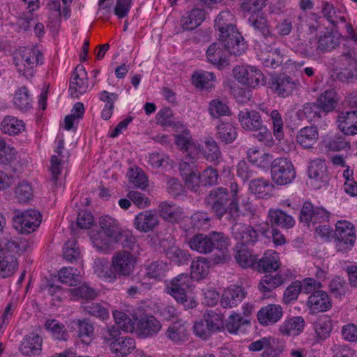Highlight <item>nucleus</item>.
Masks as SVG:
<instances>
[{
	"instance_id": "1",
	"label": "nucleus",
	"mask_w": 357,
	"mask_h": 357,
	"mask_svg": "<svg viewBox=\"0 0 357 357\" xmlns=\"http://www.w3.org/2000/svg\"><path fill=\"white\" fill-rule=\"evenodd\" d=\"M234 22V16L230 11H222L215 20V27L219 31V40L224 47L231 54L240 56L245 52L247 45Z\"/></svg>"
},
{
	"instance_id": "2",
	"label": "nucleus",
	"mask_w": 357,
	"mask_h": 357,
	"mask_svg": "<svg viewBox=\"0 0 357 357\" xmlns=\"http://www.w3.org/2000/svg\"><path fill=\"white\" fill-rule=\"evenodd\" d=\"M99 224L100 230L92 231L90 238L98 252L107 254L114 248V241L117 238L121 228L117 220L109 215L102 216Z\"/></svg>"
},
{
	"instance_id": "3",
	"label": "nucleus",
	"mask_w": 357,
	"mask_h": 357,
	"mask_svg": "<svg viewBox=\"0 0 357 357\" xmlns=\"http://www.w3.org/2000/svg\"><path fill=\"white\" fill-rule=\"evenodd\" d=\"M17 71L26 79L33 76L35 68L43 63V56L36 47H23L14 57Z\"/></svg>"
},
{
	"instance_id": "4",
	"label": "nucleus",
	"mask_w": 357,
	"mask_h": 357,
	"mask_svg": "<svg viewBox=\"0 0 357 357\" xmlns=\"http://www.w3.org/2000/svg\"><path fill=\"white\" fill-rule=\"evenodd\" d=\"M271 167V178L277 185L290 183L296 177L295 169L287 158H275L273 160Z\"/></svg>"
},
{
	"instance_id": "5",
	"label": "nucleus",
	"mask_w": 357,
	"mask_h": 357,
	"mask_svg": "<svg viewBox=\"0 0 357 357\" xmlns=\"http://www.w3.org/2000/svg\"><path fill=\"white\" fill-rule=\"evenodd\" d=\"M233 75L239 83L250 88L255 89L265 84L264 75L255 66H236L233 69Z\"/></svg>"
},
{
	"instance_id": "6",
	"label": "nucleus",
	"mask_w": 357,
	"mask_h": 357,
	"mask_svg": "<svg viewBox=\"0 0 357 357\" xmlns=\"http://www.w3.org/2000/svg\"><path fill=\"white\" fill-rule=\"evenodd\" d=\"M336 248L338 252L350 250L356 241L354 225L347 220H339L335 225Z\"/></svg>"
},
{
	"instance_id": "7",
	"label": "nucleus",
	"mask_w": 357,
	"mask_h": 357,
	"mask_svg": "<svg viewBox=\"0 0 357 357\" xmlns=\"http://www.w3.org/2000/svg\"><path fill=\"white\" fill-rule=\"evenodd\" d=\"M40 222V213L33 209L20 213L13 218V227L22 234L33 232L39 227Z\"/></svg>"
},
{
	"instance_id": "8",
	"label": "nucleus",
	"mask_w": 357,
	"mask_h": 357,
	"mask_svg": "<svg viewBox=\"0 0 357 357\" xmlns=\"http://www.w3.org/2000/svg\"><path fill=\"white\" fill-rule=\"evenodd\" d=\"M136 264L137 257L128 250L118 251L112 258V266L117 278L130 276Z\"/></svg>"
},
{
	"instance_id": "9",
	"label": "nucleus",
	"mask_w": 357,
	"mask_h": 357,
	"mask_svg": "<svg viewBox=\"0 0 357 357\" xmlns=\"http://www.w3.org/2000/svg\"><path fill=\"white\" fill-rule=\"evenodd\" d=\"M191 280L188 274H181L174 278L167 287V292L179 303L186 302L187 290L191 287Z\"/></svg>"
},
{
	"instance_id": "10",
	"label": "nucleus",
	"mask_w": 357,
	"mask_h": 357,
	"mask_svg": "<svg viewBox=\"0 0 357 357\" xmlns=\"http://www.w3.org/2000/svg\"><path fill=\"white\" fill-rule=\"evenodd\" d=\"M291 276L289 271L277 274H266L259 280L258 289L264 294H269L289 281Z\"/></svg>"
},
{
	"instance_id": "11",
	"label": "nucleus",
	"mask_w": 357,
	"mask_h": 357,
	"mask_svg": "<svg viewBox=\"0 0 357 357\" xmlns=\"http://www.w3.org/2000/svg\"><path fill=\"white\" fill-rule=\"evenodd\" d=\"M328 219V213L322 207H314L310 202H305L301 210L300 220L303 222L313 224L326 222Z\"/></svg>"
},
{
	"instance_id": "12",
	"label": "nucleus",
	"mask_w": 357,
	"mask_h": 357,
	"mask_svg": "<svg viewBox=\"0 0 357 357\" xmlns=\"http://www.w3.org/2000/svg\"><path fill=\"white\" fill-rule=\"evenodd\" d=\"M231 233L238 243L243 245H253L259 237L257 231L252 226L241 222L233 225Z\"/></svg>"
},
{
	"instance_id": "13",
	"label": "nucleus",
	"mask_w": 357,
	"mask_h": 357,
	"mask_svg": "<svg viewBox=\"0 0 357 357\" xmlns=\"http://www.w3.org/2000/svg\"><path fill=\"white\" fill-rule=\"evenodd\" d=\"M87 73L82 66H77L73 73L69 92L73 98H79L88 89Z\"/></svg>"
},
{
	"instance_id": "14",
	"label": "nucleus",
	"mask_w": 357,
	"mask_h": 357,
	"mask_svg": "<svg viewBox=\"0 0 357 357\" xmlns=\"http://www.w3.org/2000/svg\"><path fill=\"white\" fill-rule=\"evenodd\" d=\"M238 119L242 128L247 131H259L264 127L259 112L255 109H245L240 111Z\"/></svg>"
},
{
	"instance_id": "15",
	"label": "nucleus",
	"mask_w": 357,
	"mask_h": 357,
	"mask_svg": "<svg viewBox=\"0 0 357 357\" xmlns=\"http://www.w3.org/2000/svg\"><path fill=\"white\" fill-rule=\"evenodd\" d=\"M160 322L153 316L141 317L136 324L135 331L142 338L151 337L161 329Z\"/></svg>"
},
{
	"instance_id": "16",
	"label": "nucleus",
	"mask_w": 357,
	"mask_h": 357,
	"mask_svg": "<svg viewBox=\"0 0 357 357\" xmlns=\"http://www.w3.org/2000/svg\"><path fill=\"white\" fill-rule=\"evenodd\" d=\"M282 315V307L280 305L268 304L258 311L257 317L261 325L268 326L279 321Z\"/></svg>"
},
{
	"instance_id": "17",
	"label": "nucleus",
	"mask_w": 357,
	"mask_h": 357,
	"mask_svg": "<svg viewBox=\"0 0 357 357\" xmlns=\"http://www.w3.org/2000/svg\"><path fill=\"white\" fill-rule=\"evenodd\" d=\"M344 67L337 74L338 80L342 82H351L357 78V60L351 52L344 54L341 56Z\"/></svg>"
},
{
	"instance_id": "18",
	"label": "nucleus",
	"mask_w": 357,
	"mask_h": 357,
	"mask_svg": "<svg viewBox=\"0 0 357 357\" xmlns=\"http://www.w3.org/2000/svg\"><path fill=\"white\" fill-rule=\"evenodd\" d=\"M299 85L298 79H293L289 76H280L272 79L271 88L278 96L284 98L290 96Z\"/></svg>"
},
{
	"instance_id": "19",
	"label": "nucleus",
	"mask_w": 357,
	"mask_h": 357,
	"mask_svg": "<svg viewBox=\"0 0 357 357\" xmlns=\"http://www.w3.org/2000/svg\"><path fill=\"white\" fill-rule=\"evenodd\" d=\"M158 224V215L151 210L140 212L135 216L133 220L134 227L142 233H148L153 231Z\"/></svg>"
},
{
	"instance_id": "20",
	"label": "nucleus",
	"mask_w": 357,
	"mask_h": 357,
	"mask_svg": "<svg viewBox=\"0 0 357 357\" xmlns=\"http://www.w3.org/2000/svg\"><path fill=\"white\" fill-rule=\"evenodd\" d=\"M246 292L239 286L234 285L225 289L220 298V305L224 308L236 306L245 297Z\"/></svg>"
},
{
	"instance_id": "21",
	"label": "nucleus",
	"mask_w": 357,
	"mask_h": 357,
	"mask_svg": "<svg viewBox=\"0 0 357 357\" xmlns=\"http://www.w3.org/2000/svg\"><path fill=\"white\" fill-rule=\"evenodd\" d=\"M190 161H182L179 164V169L181 175L185 179L186 187L195 192H199L200 188V174L198 170H192Z\"/></svg>"
},
{
	"instance_id": "22",
	"label": "nucleus",
	"mask_w": 357,
	"mask_h": 357,
	"mask_svg": "<svg viewBox=\"0 0 357 357\" xmlns=\"http://www.w3.org/2000/svg\"><path fill=\"white\" fill-rule=\"evenodd\" d=\"M280 265L278 253L273 250H268L257 261L255 269L259 273H271L278 270Z\"/></svg>"
},
{
	"instance_id": "23",
	"label": "nucleus",
	"mask_w": 357,
	"mask_h": 357,
	"mask_svg": "<svg viewBox=\"0 0 357 357\" xmlns=\"http://www.w3.org/2000/svg\"><path fill=\"white\" fill-rule=\"evenodd\" d=\"M338 128L345 135L357 134V111L342 112L337 119Z\"/></svg>"
},
{
	"instance_id": "24",
	"label": "nucleus",
	"mask_w": 357,
	"mask_h": 357,
	"mask_svg": "<svg viewBox=\"0 0 357 357\" xmlns=\"http://www.w3.org/2000/svg\"><path fill=\"white\" fill-rule=\"evenodd\" d=\"M228 199L227 189L219 188L211 192L206 198V204L215 212L222 215L225 211V204Z\"/></svg>"
},
{
	"instance_id": "25",
	"label": "nucleus",
	"mask_w": 357,
	"mask_h": 357,
	"mask_svg": "<svg viewBox=\"0 0 357 357\" xmlns=\"http://www.w3.org/2000/svg\"><path fill=\"white\" fill-rule=\"evenodd\" d=\"M202 252H211L213 249L222 250L229 245V239L222 233L213 231L202 239Z\"/></svg>"
},
{
	"instance_id": "26",
	"label": "nucleus",
	"mask_w": 357,
	"mask_h": 357,
	"mask_svg": "<svg viewBox=\"0 0 357 357\" xmlns=\"http://www.w3.org/2000/svg\"><path fill=\"white\" fill-rule=\"evenodd\" d=\"M176 144L181 149L187 153L185 161L194 163V160L199 158V150L196 148L192 142L188 131L177 135L176 136Z\"/></svg>"
},
{
	"instance_id": "27",
	"label": "nucleus",
	"mask_w": 357,
	"mask_h": 357,
	"mask_svg": "<svg viewBox=\"0 0 357 357\" xmlns=\"http://www.w3.org/2000/svg\"><path fill=\"white\" fill-rule=\"evenodd\" d=\"M275 185L268 180L256 178L249 183V190L251 193L259 199H268L273 195Z\"/></svg>"
},
{
	"instance_id": "28",
	"label": "nucleus",
	"mask_w": 357,
	"mask_h": 357,
	"mask_svg": "<svg viewBox=\"0 0 357 357\" xmlns=\"http://www.w3.org/2000/svg\"><path fill=\"white\" fill-rule=\"evenodd\" d=\"M305 322L302 317L287 319L279 326L280 333L284 336H296L304 329Z\"/></svg>"
},
{
	"instance_id": "29",
	"label": "nucleus",
	"mask_w": 357,
	"mask_h": 357,
	"mask_svg": "<svg viewBox=\"0 0 357 357\" xmlns=\"http://www.w3.org/2000/svg\"><path fill=\"white\" fill-rule=\"evenodd\" d=\"M20 350L26 356H38L42 351V339L37 334L26 335L22 342Z\"/></svg>"
},
{
	"instance_id": "30",
	"label": "nucleus",
	"mask_w": 357,
	"mask_h": 357,
	"mask_svg": "<svg viewBox=\"0 0 357 357\" xmlns=\"http://www.w3.org/2000/svg\"><path fill=\"white\" fill-rule=\"evenodd\" d=\"M307 305L312 312H325L331 307L328 294L323 291H314L308 298Z\"/></svg>"
},
{
	"instance_id": "31",
	"label": "nucleus",
	"mask_w": 357,
	"mask_h": 357,
	"mask_svg": "<svg viewBox=\"0 0 357 357\" xmlns=\"http://www.w3.org/2000/svg\"><path fill=\"white\" fill-rule=\"evenodd\" d=\"M224 45L218 43H214L208 47L206 55L208 61L218 66H225L228 64L227 52L231 54L226 48L221 47Z\"/></svg>"
},
{
	"instance_id": "32",
	"label": "nucleus",
	"mask_w": 357,
	"mask_h": 357,
	"mask_svg": "<svg viewBox=\"0 0 357 357\" xmlns=\"http://www.w3.org/2000/svg\"><path fill=\"white\" fill-rule=\"evenodd\" d=\"M158 211L164 220L172 222H179L184 217L183 209L169 202H161Z\"/></svg>"
},
{
	"instance_id": "33",
	"label": "nucleus",
	"mask_w": 357,
	"mask_h": 357,
	"mask_svg": "<svg viewBox=\"0 0 357 357\" xmlns=\"http://www.w3.org/2000/svg\"><path fill=\"white\" fill-rule=\"evenodd\" d=\"M268 219L272 227L278 226L282 228H291L295 224L294 218L280 209L270 208Z\"/></svg>"
},
{
	"instance_id": "34",
	"label": "nucleus",
	"mask_w": 357,
	"mask_h": 357,
	"mask_svg": "<svg viewBox=\"0 0 357 357\" xmlns=\"http://www.w3.org/2000/svg\"><path fill=\"white\" fill-rule=\"evenodd\" d=\"M260 110L270 118L273 133L278 140H281L284 137V121L282 114L278 110L270 109L267 107H260Z\"/></svg>"
},
{
	"instance_id": "35",
	"label": "nucleus",
	"mask_w": 357,
	"mask_h": 357,
	"mask_svg": "<svg viewBox=\"0 0 357 357\" xmlns=\"http://www.w3.org/2000/svg\"><path fill=\"white\" fill-rule=\"evenodd\" d=\"M319 139V132L314 126L301 128L296 136L297 142L305 149L312 148Z\"/></svg>"
},
{
	"instance_id": "36",
	"label": "nucleus",
	"mask_w": 357,
	"mask_h": 357,
	"mask_svg": "<svg viewBox=\"0 0 357 357\" xmlns=\"http://www.w3.org/2000/svg\"><path fill=\"white\" fill-rule=\"evenodd\" d=\"M308 175L316 183L326 184L328 181L327 167L321 159H317L310 162L308 168Z\"/></svg>"
},
{
	"instance_id": "37",
	"label": "nucleus",
	"mask_w": 357,
	"mask_h": 357,
	"mask_svg": "<svg viewBox=\"0 0 357 357\" xmlns=\"http://www.w3.org/2000/svg\"><path fill=\"white\" fill-rule=\"evenodd\" d=\"M136 347L134 338L126 335L120 336L119 339L112 343L111 349L112 353L120 356H127L130 354Z\"/></svg>"
},
{
	"instance_id": "38",
	"label": "nucleus",
	"mask_w": 357,
	"mask_h": 357,
	"mask_svg": "<svg viewBox=\"0 0 357 357\" xmlns=\"http://www.w3.org/2000/svg\"><path fill=\"white\" fill-rule=\"evenodd\" d=\"M338 102L337 94L333 89H328L321 93L317 99L318 107L324 112L333 111Z\"/></svg>"
},
{
	"instance_id": "39",
	"label": "nucleus",
	"mask_w": 357,
	"mask_h": 357,
	"mask_svg": "<svg viewBox=\"0 0 357 357\" xmlns=\"http://www.w3.org/2000/svg\"><path fill=\"white\" fill-rule=\"evenodd\" d=\"M1 130L5 134L16 135L24 131L25 124L15 116H6L1 121Z\"/></svg>"
},
{
	"instance_id": "40",
	"label": "nucleus",
	"mask_w": 357,
	"mask_h": 357,
	"mask_svg": "<svg viewBox=\"0 0 357 357\" xmlns=\"http://www.w3.org/2000/svg\"><path fill=\"white\" fill-rule=\"evenodd\" d=\"M248 160L261 169H268L271 166L273 162V155L268 153L259 151L256 148H251L247 152Z\"/></svg>"
},
{
	"instance_id": "41",
	"label": "nucleus",
	"mask_w": 357,
	"mask_h": 357,
	"mask_svg": "<svg viewBox=\"0 0 357 357\" xmlns=\"http://www.w3.org/2000/svg\"><path fill=\"white\" fill-rule=\"evenodd\" d=\"M315 331V339L317 342L328 339L333 330V324L331 319L323 317L318 319L313 324Z\"/></svg>"
},
{
	"instance_id": "42",
	"label": "nucleus",
	"mask_w": 357,
	"mask_h": 357,
	"mask_svg": "<svg viewBox=\"0 0 357 357\" xmlns=\"http://www.w3.org/2000/svg\"><path fill=\"white\" fill-rule=\"evenodd\" d=\"M259 59L266 67L275 68L282 64L283 54L279 48L271 50L268 52H261L259 54Z\"/></svg>"
},
{
	"instance_id": "43",
	"label": "nucleus",
	"mask_w": 357,
	"mask_h": 357,
	"mask_svg": "<svg viewBox=\"0 0 357 357\" xmlns=\"http://www.w3.org/2000/svg\"><path fill=\"white\" fill-rule=\"evenodd\" d=\"M45 328L51 333L54 339L59 341L68 340V333L63 324L54 319H48L45 323Z\"/></svg>"
},
{
	"instance_id": "44",
	"label": "nucleus",
	"mask_w": 357,
	"mask_h": 357,
	"mask_svg": "<svg viewBox=\"0 0 357 357\" xmlns=\"http://www.w3.org/2000/svg\"><path fill=\"white\" fill-rule=\"evenodd\" d=\"M31 98L26 86L17 89L13 99V105L20 110H28L31 107Z\"/></svg>"
},
{
	"instance_id": "45",
	"label": "nucleus",
	"mask_w": 357,
	"mask_h": 357,
	"mask_svg": "<svg viewBox=\"0 0 357 357\" xmlns=\"http://www.w3.org/2000/svg\"><path fill=\"white\" fill-rule=\"evenodd\" d=\"M202 155L207 161L214 164L218 163L221 157V151L217 142L213 139L209 138L204 141Z\"/></svg>"
},
{
	"instance_id": "46",
	"label": "nucleus",
	"mask_w": 357,
	"mask_h": 357,
	"mask_svg": "<svg viewBox=\"0 0 357 357\" xmlns=\"http://www.w3.org/2000/svg\"><path fill=\"white\" fill-rule=\"evenodd\" d=\"M79 271L73 267H64L58 273L61 282L69 286H76L81 281Z\"/></svg>"
},
{
	"instance_id": "47",
	"label": "nucleus",
	"mask_w": 357,
	"mask_h": 357,
	"mask_svg": "<svg viewBox=\"0 0 357 357\" xmlns=\"http://www.w3.org/2000/svg\"><path fill=\"white\" fill-rule=\"evenodd\" d=\"M234 257L237 264L244 268L250 267L255 268V266L257 264V257L252 255L251 252L245 248H241V249L237 250Z\"/></svg>"
},
{
	"instance_id": "48",
	"label": "nucleus",
	"mask_w": 357,
	"mask_h": 357,
	"mask_svg": "<svg viewBox=\"0 0 357 357\" xmlns=\"http://www.w3.org/2000/svg\"><path fill=\"white\" fill-rule=\"evenodd\" d=\"M95 272L99 278L109 282L114 281L117 278L112 264L109 265L105 260L100 259L96 261Z\"/></svg>"
},
{
	"instance_id": "49",
	"label": "nucleus",
	"mask_w": 357,
	"mask_h": 357,
	"mask_svg": "<svg viewBox=\"0 0 357 357\" xmlns=\"http://www.w3.org/2000/svg\"><path fill=\"white\" fill-rule=\"evenodd\" d=\"M65 160L59 158L58 155H53L50 160V171L51 172V178L50 183L52 187H56L59 184V176L61 174L62 169L64 166Z\"/></svg>"
},
{
	"instance_id": "50",
	"label": "nucleus",
	"mask_w": 357,
	"mask_h": 357,
	"mask_svg": "<svg viewBox=\"0 0 357 357\" xmlns=\"http://www.w3.org/2000/svg\"><path fill=\"white\" fill-rule=\"evenodd\" d=\"M182 28L192 31L201 24V10L195 8L187 13V16L181 20Z\"/></svg>"
},
{
	"instance_id": "51",
	"label": "nucleus",
	"mask_w": 357,
	"mask_h": 357,
	"mask_svg": "<svg viewBox=\"0 0 357 357\" xmlns=\"http://www.w3.org/2000/svg\"><path fill=\"white\" fill-rule=\"evenodd\" d=\"M218 137L225 143L232 142L236 137V128L228 123H221L217 126Z\"/></svg>"
},
{
	"instance_id": "52",
	"label": "nucleus",
	"mask_w": 357,
	"mask_h": 357,
	"mask_svg": "<svg viewBox=\"0 0 357 357\" xmlns=\"http://www.w3.org/2000/svg\"><path fill=\"white\" fill-rule=\"evenodd\" d=\"M82 307L84 311L91 316L98 317L102 320L108 318L109 312L107 308L98 303H84Z\"/></svg>"
},
{
	"instance_id": "53",
	"label": "nucleus",
	"mask_w": 357,
	"mask_h": 357,
	"mask_svg": "<svg viewBox=\"0 0 357 357\" xmlns=\"http://www.w3.org/2000/svg\"><path fill=\"white\" fill-rule=\"evenodd\" d=\"M130 182L137 188L144 189L148 185V179L140 168H130L127 173Z\"/></svg>"
},
{
	"instance_id": "54",
	"label": "nucleus",
	"mask_w": 357,
	"mask_h": 357,
	"mask_svg": "<svg viewBox=\"0 0 357 357\" xmlns=\"http://www.w3.org/2000/svg\"><path fill=\"white\" fill-rule=\"evenodd\" d=\"M321 54L331 51L340 44V38L332 33L321 36L317 41Z\"/></svg>"
},
{
	"instance_id": "55",
	"label": "nucleus",
	"mask_w": 357,
	"mask_h": 357,
	"mask_svg": "<svg viewBox=\"0 0 357 357\" xmlns=\"http://www.w3.org/2000/svg\"><path fill=\"white\" fill-rule=\"evenodd\" d=\"M204 318L209 331L217 332L223 328V319L221 314L210 310L205 314Z\"/></svg>"
},
{
	"instance_id": "56",
	"label": "nucleus",
	"mask_w": 357,
	"mask_h": 357,
	"mask_svg": "<svg viewBox=\"0 0 357 357\" xmlns=\"http://www.w3.org/2000/svg\"><path fill=\"white\" fill-rule=\"evenodd\" d=\"M17 151L3 140H0V165H7L16 160Z\"/></svg>"
},
{
	"instance_id": "57",
	"label": "nucleus",
	"mask_w": 357,
	"mask_h": 357,
	"mask_svg": "<svg viewBox=\"0 0 357 357\" xmlns=\"http://www.w3.org/2000/svg\"><path fill=\"white\" fill-rule=\"evenodd\" d=\"M78 327V336L83 342L87 343L93 335L94 327L86 319H77L75 322Z\"/></svg>"
},
{
	"instance_id": "58",
	"label": "nucleus",
	"mask_w": 357,
	"mask_h": 357,
	"mask_svg": "<svg viewBox=\"0 0 357 357\" xmlns=\"http://www.w3.org/2000/svg\"><path fill=\"white\" fill-rule=\"evenodd\" d=\"M209 114L214 118L222 116H228L230 110L227 105L222 100L215 99L210 102L208 106Z\"/></svg>"
},
{
	"instance_id": "59",
	"label": "nucleus",
	"mask_w": 357,
	"mask_h": 357,
	"mask_svg": "<svg viewBox=\"0 0 357 357\" xmlns=\"http://www.w3.org/2000/svg\"><path fill=\"white\" fill-rule=\"evenodd\" d=\"M113 317L119 328H121L126 332H130L134 330V322L125 312L115 310L113 312Z\"/></svg>"
},
{
	"instance_id": "60",
	"label": "nucleus",
	"mask_w": 357,
	"mask_h": 357,
	"mask_svg": "<svg viewBox=\"0 0 357 357\" xmlns=\"http://www.w3.org/2000/svg\"><path fill=\"white\" fill-rule=\"evenodd\" d=\"M248 22L255 30L260 31L264 36L270 35V29L267 19L261 15H252Z\"/></svg>"
},
{
	"instance_id": "61",
	"label": "nucleus",
	"mask_w": 357,
	"mask_h": 357,
	"mask_svg": "<svg viewBox=\"0 0 357 357\" xmlns=\"http://www.w3.org/2000/svg\"><path fill=\"white\" fill-rule=\"evenodd\" d=\"M146 275L153 279L160 280L165 275L167 264L162 261H153L146 266Z\"/></svg>"
},
{
	"instance_id": "62",
	"label": "nucleus",
	"mask_w": 357,
	"mask_h": 357,
	"mask_svg": "<svg viewBox=\"0 0 357 357\" xmlns=\"http://www.w3.org/2000/svg\"><path fill=\"white\" fill-rule=\"evenodd\" d=\"M132 5V0H116L114 6H112V14L119 20L123 19L128 15Z\"/></svg>"
},
{
	"instance_id": "63",
	"label": "nucleus",
	"mask_w": 357,
	"mask_h": 357,
	"mask_svg": "<svg viewBox=\"0 0 357 357\" xmlns=\"http://www.w3.org/2000/svg\"><path fill=\"white\" fill-rule=\"evenodd\" d=\"M119 243L123 248L134 250L136 246V239L130 231L121 229L114 244Z\"/></svg>"
},
{
	"instance_id": "64",
	"label": "nucleus",
	"mask_w": 357,
	"mask_h": 357,
	"mask_svg": "<svg viewBox=\"0 0 357 357\" xmlns=\"http://www.w3.org/2000/svg\"><path fill=\"white\" fill-rule=\"evenodd\" d=\"M169 258L178 266L186 264L190 259V255L187 251L177 247L171 248L168 252Z\"/></svg>"
}]
</instances>
